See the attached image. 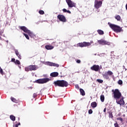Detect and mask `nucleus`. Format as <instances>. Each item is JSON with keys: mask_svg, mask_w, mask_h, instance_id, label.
<instances>
[{"mask_svg": "<svg viewBox=\"0 0 127 127\" xmlns=\"http://www.w3.org/2000/svg\"><path fill=\"white\" fill-rule=\"evenodd\" d=\"M15 54L17 56H18V54H19V53H18V51L17 50H15Z\"/></svg>", "mask_w": 127, "mask_h": 127, "instance_id": "obj_32", "label": "nucleus"}, {"mask_svg": "<svg viewBox=\"0 0 127 127\" xmlns=\"http://www.w3.org/2000/svg\"><path fill=\"white\" fill-rule=\"evenodd\" d=\"M55 86H59V87H67L68 86V82L65 80H58L54 82Z\"/></svg>", "mask_w": 127, "mask_h": 127, "instance_id": "obj_2", "label": "nucleus"}, {"mask_svg": "<svg viewBox=\"0 0 127 127\" xmlns=\"http://www.w3.org/2000/svg\"><path fill=\"white\" fill-rule=\"evenodd\" d=\"M10 120H11V121H13V122H14V121H15V117H14V116H13V115H11L10 116Z\"/></svg>", "mask_w": 127, "mask_h": 127, "instance_id": "obj_21", "label": "nucleus"}, {"mask_svg": "<svg viewBox=\"0 0 127 127\" xmlns=\"http://www.w3.org/2000/svg\"><path fill=\"white\" fill-rule=\"evenodd\" d=\"M112 92L114 93V98L116 99V100L122 97V93L120 92L119 89H115V90H112Z\"/></svg>", "mask_w": 127, "mask_h": 127, "instance_id": "obj_3", "label": "nucleus"}, {"mask_svg": "<svg viewBox=\"0 0 127 127\" xmlns=\"http://www.w3.org/2000/svg\"><path fill=\"white\" fill-rule=\"evenodd\" d=\"M11 61L15 63V59H12Z\"/></svg>", "mask_w": 127, "mask_h": 127, "instance_id": "obj_38", "label": "nucleus"}, {"mask_svg": "<svg viewBox=\"0 0 127 127\" xmlns=\"http://www.w3.org/2000/svg\"><path fill=\"white\" fill-rule=\"evenodd\" d=\"M127 68H125V71H127Z\"/></svg>", "mask_w": 127, "mask_h": 127, "instance_id": "obj_50", "label": "nucleus"}, {"mask_svg": "<svg viewBox=\"0 0 127 127\" xmlns=\"http://www.w3.org/2000/svg\"><path fill=\"white\" fill-rule=\"evenodd\" d=\"M46 65H48L49 66H54L55 67H59V64H54L53 63H51L50 62H47L45 63Z\"/></svg>", "mask_w": 127, "mask_h": 127, "instance_id": "obj_12", "label": "nucleus"}, {"mask_svg": "<svg viewBox=\"0 0 127 127\" xmlns=\"http://www.w3.org/2000/svg\"><path fill=\"white\" fill-rule=\"evenodd\" d=\"M76 62H77V63H81V61H80L79 60H77V61H76Z\"/></svg>", "mask_w": 127, "mask_h": 127, "instance_id": "obj_41", "label": "nucleus"}, {"mask_svg": "<svg viewBox=\"0 0 127 127\" xmlns=\"http://www.w3.org/2000/svg\"><path fill=\"white\" fill-rule=\"evenodd\" d=\"M125 42H127V41H125Z\"/></svg>", "mask_w": 127, "mask_h": 127, "instance_id": "obj_52", "label": "nucleus"}, {"mask_svg": "<svg viewBox=\"0 0 127 127\" xmlns=\"http://www.w3.org/2000/svg\"><path fill=\"white\" fill-rule=\"evenodd\" d=\"M97 82H98V83H103V81L101 79H97Z\"/></svg>", "mask_w": 127, "mask_h": 127, "instance_id": "obj_34", "label": "nucleus"}, {"mask_svg": "<svg viewBox=\"0 0 127 127\" xmlns=\"http://www.w3.org/2000/svg\"><path fill=\"white\" fill-rule=\"evenodd\" d=\"M109 118H111V119H113V113L112 112L109 113Z\"/></svg>", "mask_w": 127, "mask_h": 127, "instance_id": "obj_27", "label": "nucleus"}, {"mask_svg": "<svg viewBox=\"0 0 127 127\" xmlns=\"http://www.w3.org/2000/svg\"><path fill=\"white\" fill-rule=\"evenodd\" d=\"M3 32H0V35H1V34H2V33H3Z\"/></svg>", "mask_w": 127, "mask_h": 127, "instance_id": "obj_44", "label": "nucleus"}, {"mask_svg": "<svg viewBox=\"0 0 127 127\" xmlns=\"http://www.w3.org/2000/svg\"><path fill=\"white\" fill-rule=\"evenodd\" d=\"M23 35H24V36L26 37V38H27V39H29V37L28 36V35L25 34V33H23Z\"/></svg>", "mask_w": 127, "mask_h": 127, "instance_id": "obj_26", "label": "nucleus"}, {"mask_svg": "<svg viewBox=\"0 0 127 127\" xmlns=\"http://www.w3.org/2000/svg\"><path fill=\"white\" fill-rule=\"evenodd\" d=\"M118 84L119 85H122L123 84V81L122 80H119L118 81Z\"/></svg>", "mask_w": 127, "mask_h": 127, "instance_id": "obj_28", "label": "nucleus"}, {"mask_svg": "<svg viewBox=\"0 0 127 127\" xmlns=\"http://www.w3.org/2000/svg\"><path fill=\"white\" fill-rule=\"evenodd\" d=\"M91 106L92 108H96V107H97V103L96 102H93L91 103Z\"/></svg>", "mask_w": 127, "mask_h": 127, "instance_id": "obj_18", "label": "nucleus"}, {"mask_svg": "<svg viewBox=\"0 0 127 127\" xmlns=\"http://www.w3.org/2000/svg\"><path fill=\"white\" fill-rule=\"evenodd\" d=\"M91 69L93 71H96V72H98V71L100 70V66H99V65H94L91 67Z\"/></svg>", "mask_w": 127, "mask_h": 127, "instance_id": "obj_13", "label": "nucleus"}, {"mask_svg": "<svg viewBox=\"0 0 127 127\" xmlns=\"http://www.w3.org/2000/svg\"><path fill=\"white\" fill-rule=\"evenodd\" d=\"M25 71H29V68H28V67H25Z\"/></svg>", "mask_w": 127, "mask_h": 127, "instance_id": "obj_37", "label": "nucleus"}, {"mask_svg": "<svg viewBox=\"0 0 127 127\" xmlns=\"http://www.w3.org/2000/svg\"><path fill=\"white\" fill-rule=\"evenodd\" d=\"M108 25H109L110 27H111V28L114 30V31L117 32V33L119 32H122L123 31L122 28L117 25L112 24L110 22L108 23Z\"/></svg>", "mask_w": 127, "mask_h": 127, "instance_id": "obj_1", "label": "nucleus"}, {"mask_svg": "<svg viewBox=\"0 0 127 127\" xmlns=\"http://www.w3.org/2000/svg\"><path fill=\"white\" fill-rule=\"evenodd\" d=\"M19 68H20V66H19Z\"/></svg>", "mask_w": 127, "mask_h": 127, "instance_id": "obj_53", "label": "nucleus"}, {"mask_svg": "<svg viewBox=\"0 0 127 127\" xmlns=\"http://www.w3.org/2000/svg\"><path fill=\"white\" fill-rule=\"evenodd\" d=\"M102 3L103 2H102V1H98L97 0H95L94 2V6L95 8H97V9L100 8V7L102 6Z\"/></svg>", "mask_w": 127, "mask_h": 127, "instance_id": "obj_7", "label": "nucleus"}, {"mask_svg": "<svg viewBox=\"0 0 127 127\" xmlns=\"http://www.w3.org/2000/svg\"><path fill=\"white\" fill-rule=\"evenodd\" d=\"M6 42H8V41H7Z\"/></svg>", "mask_w": 127, "mask_h": 127, "instance_id": "obj_51", "label": "nucleus"}, {"mask_svg": "<svg viewBox=\"0 0 127 127\" xmlns=\"http://www.w3.org/2000/svg\"><path fill=\"white\" fill-rule=\"evenodd\" d=\"M117 120H118L119 121H121V122H123V119L122 118H117Z\"/></svg>", "mask_w": 127, "mask_h": 127, "instance_id": "obj_36", "label": "nucleus"}, {"mask_svg": "<svg viewBox=\"0 0 127 127\" xmlns=\"http://www.w3.org/2000/svg\"><path fill=\"white\" fill-rule=\"evenodd\" d=\"M116 103L118 105H120V106H122V105H125V101H124V99H121L120 101H118V99L116 100Z\"/></svg>", "mask_w": 127, "mask_h": 127, "instance_id": "obj_15", "label": "nucleus"}, {"mask_svg": "<svg viewBox=\"0 0 127 127\" xmlns=\"http://www.w3.org/2000/svg\"><path fill=\"white\" fill-rule=\"evenodd\" d=\"M92 43H94L93 41H91L90 43L84 42L83 43L77 44V46H79V47H86L87 46H90Z\"/></svg>", "mask_w": 127, "mask_h": 127, "instance_id": "obj_5", "label": "nucleus"}, {"mask_svg": "<svg viewBox=\"0 0 127 127\" xmlns=\"http://www.w3.org/2000/svg\"><path fill=\"white\" fill-rule=\"evenodd\" d=\"M66 12H67L68 13H71V11H70L69 10H67Z\"/></svg>", "mask_w": 127, "mask_h": 127, "instance_id": "obj_43", "label": "nucleus"}, {"mask_svg": "<svg viewBox=\"0 0 127 127\" xmlns=\"http://www.w3.org/2000/svg\"><path fill=\"white\" fill-rule=\"evenodd\" d=\"M100 99H101V102H103L105 101V96L101 95Z\"/></svg>", "mask_w": 127, "mask_h": 127, "instance_id": "obj_22", "label": "nucleus"}, {"mask_svg": "<svg viewBox=\"0 0 127 127\" xmlns=\"http://www.w3.org/2000/svg\"><path fill=\"white\" fill-rule=\"evenodd\" d=\"M33 98H35V97H36V94L34 93L33 95Z\"/></svg>", "mask_w": 127, "mask_h": 127, "instance_id": "obj_42", "label": "nucleus"}, {"mask_svg": "<svg viewBox=\"0 0 127 127\" xmlns=\"http://www.w3.org/2000/svg\"><path fill=\"white\" fill-rule=\"evenodd\" d=\"M69 7H74L75 6V3L71 0H65Z\"/></svg>", "mask_w": 127, "mask_h": 127, "instance_id": "obj_10", "label": "nucleus"}, {"mask_svg": "<svg viewBox=\"0 0 127 127\" xmlns=\"http://www.w3.org/2000/svg\"><path fill=\"white\" fill-rule=\"evenodd\" d=\"M15 64H17L18 65H20V62H19V61L16 60V61L15 62Z\"/></svg>", "mask_w": 127, "mask_h": 127, "instance_id": "obj_25", "label": "nucleus"}, {"mask_svg": "<svg viewBox=\"0 0 127 127\" xmlns=\"http://www.w3.org/2000/svg\"><path fill=\"white\" fill-rule=\"evenodd\" d=\"M20 28L23 30L24 32L28 33L29 36H31V37H33V33H32L30 30L27 29V28H26L25 26H21Z\"/></svg>", "mask_w": 127, "mask_h": 127, "instance_id": "obj_4", "label": "nucleus"}, {"mask_svg": "<svg viewBox=\"0 0 127 127\" xmlns=\"http://www.w3.org/2000/svg\"><path fill=\"white\" fill-rule=\"evenodd\" d=\"M88 114L90 115L93 114V110H92V109H90L88 111Z\"/></svg>", "mask_w": 127, "mask_h": 127, "instance_id": "obj_30", "label": "nucleus"}, {"mask_svg": "<svg viewBox=\"0 0 127 127\" xmlns=\"http://www.w3.org/2000/svg\"><path fill=\"white\" fill-rule=\"evenodd\" d=\"M46 49H47V50H51V49H53L54 48V46L47 45L45 46Z\"/></svg>", "mask_w": 127, "mask_h": 127, "instance_id": "obj_17", "label": "nucleus"}, {"mask_svg": "<svg viewBox=\"0 0 127 127\" xmlns=\"http://www.w3.org/2000/svg\"><path fill=\"white\" fill-rule=\"evenodd\" d=\"M30 89H32V87H30Z\"/></svg>", "mask_w": 127, "mask_h": 127, "instance_id": "obj_49", "label": "nucleus"}, {"mask_svg": "<svg viewBox=\"0 0 127 127\" xmlns=\"http://www.w3.org/2000/svg\"><path fill=\"white\" fill-rule=\"evenodd\" d=\"M39 12L40 14H44V11L43 10H40Z\"/></svg>", "mask_w": 127, "mask_h": 127, "instance_id": "obj_29", "label": "nucleus"}, {"mask_svg": "<svg viewBox=\"0 0 127 127\" xmlns=\"http://www.w3.org/2000/svg\"><path fill=\"white\" fill-rule=\"evenodd\" d=\"M126 9L127 10V4H126Z\"/></svg>", "mask_w": 127, "mask_h": 127, "instance_id": "obj_46", "label": "nucleus"}, {"mask_svg": "<svg viewBox=\"0 0 127 127\" xmlns=\"http://www.w3.org/2000/svg\"><path fill=\"white\" fill-rule=\"evenodd\" d=\"M97 1H101V0H97Z\"/></svg>", "mask_w": 127, "mask_h": 127, "instance_id": "obj_48", "label": "nucleus"}, {"mask_svg": "<svg viewBox=\"0 0 127 127\" xmlns=\"http://www.w3.org/2000/svg\"><path fill=\"white\" fill-rule=\"evenodd\" d=\"M28 69L30 71H35V70L38 69V67L35 65H30L28 66Z\"/></svg>", "mask_w": 127, "mask_h": 127, "instance_id": "obj_14", "label": "nucleus"}, {"mask_svg": "<svg viewBox=\"0 0 127 127\" xmlns=\"http://www.w3.org/2000/svg\"><path fill=\"white\" fill-rule=\"evenodd\" d=\"M79 91H80V94L82 95V96H85V91H84V90H83V89L80 88Z\"/></svg>", "mask_w": 127, "mask_h": 127, "instance_id": "obj_19", "label": "nucleus"}, {"mask_svg": "<svg viewBox=\"0 0 127 127\" xmlns=\"http://www.w3.org/2000/svg\"><path fill=\"white\" fill-rule=\"evenodd\" d=\"M58 18L63 22H66V17L63 15H59L57 16Z\"/></svg>", "mask_w": 127, "mask_h": 127, "instance_id": "obj_11", "label": "nucleus"}, {"mask_svg": "<svg viewBox=\"0 0 127 127\" xmlns=\"http://www.w3.org/2000/svg\"><path fill=\"white\" fill-rule=\"evenodd\" d=\"M0 73L1 75L3 74V70L2 69V68H0Z\"/></svg>", "mask_w": 127, "mask_h": 127, "instance_id": "obj_33", "label": "nucleus"}, {"mask_svg": "<svg viewBox=\"0 0 127 127\" xmlns=\"http://www.w3.org/2000/svg\"><path fill=\"white\" fill-rule=\"evenodd\" d=\"M97 32L100 35H103V34H104V31H103L102 30H97Z\"/></svg>", "mask_w": 127, "mask_h": 127, "instance_id": "obj_20", "label": "nucleus"}, {"mask_svg": "<svg viewBox=\"0 0 127 127\" xmlns=\"http://www.w3.org/2000/svg\"><path fill=\"white\" fill-rule=\"evenodd\" d=\"M63 10L64 12H67V9H66L65 8L63 9Z\"/></svg>", "mask_w": 127, "mask_h": 127, "instance_id": "obj_40", "label": "nucleus"}, {"mask_svg": "<svg viewBox=\"0 0 127 127\" xmlns=\"http://www.w3.org/2000/svg\"><path fill=\"white\" fill-rule=\"evenodd\" d=\"M18 126H20V123L15 124V126L13 125V127H18Z\"/></svg>", "mask_w": 127, "mask_h": 127, "instance_id": "obj_31", "label": "nucleus"}, {"mask_svg": "<svg viewBox=\"0 0 127 127\" xmlns=\"http://www.w3.org/2000/svg\"><path fill=\"white\" fill-rule=\"evenodd\" d=\"M75 88H76V89H79V85H78V84H76V85H75Z\"/></svg>", "mask_w": 127, "mask_h": 127, "instance_id": "obj_39", "label": "nucleus"}, {"mask_svg": "<svg viewBox=\"0 0 127 127\" xmlns=\"http://www.w3.org/2000/svg\"><path fill=\"white\" fill-rule=\"evenodd\" d=\"M58 75H59V73H58V72H54L51 73L50 74V76H51V77H57Z\"/></svg>", "mask_w": 127, "mask_h": 127, "instance_id": "obj_16", "label": "nucleus"}, {"mask_svg": "<svg viewBox=\"0 0 127 127\" xmlns=\"http://www.w3.org/2000/svg\"><path fill=\"white\" fill-rule=\"evenodd\" d=\"M49 81H50V79L49 78H46L44 79H38L37 80L36 82L39 84H44V83H47V82H49Z\"/></svg>", "mask_w": 127, "mask_h": 127, "instance_id": "obj_8", "label": "nucleus"}, {"mask_svg": "<svg viewBox=\"0 0 127 127\" xmlns=\"http://www.w3.org/2000/svg\"><path fill=\"white\" fill-rule=\"evenodd\" d=\"M98 42L99 44H101L102 45H111V43L103 39L98 40Z\"/></svg>", "mask_w": 127, "mask_h": 127, "instance_id": "obj_9", "label": "nucleus"}, {"mask_svg": "<svg viewBox=\"0 0 127 127\" xmlns=\"http://www.w3.org/2000/svg\"><path fill=\"white\" fill-rule=\"evenodd\" d=\"M113 73L111 70H108V71H106L103 74V76L105 79L108 80L110 79V76H112Z\"/></svg>", "mask_w": 127, "mask_h": 127, "instance_id": "obj_6", "label": "nucleus"}, {"mask_svg": "<svg viewBox=\"0 0 127 127\" xmlns=\"http://www.w3.org/2000/svg\"><path fill=\"white\" fill-rule=\"evenodd\" d=\"M123 69H125V68H126V66H125V65H123Z\"/></svg>", "mask_w": 127, "mask_h": 127, "instance_id": "obj_47", "label": "nucleus"}, {"mask_svg": "<svg viewBox=\"0 0 127 127\" xmlns=\"http://www.w3.org/2000/svg\"><path fill=\"white\" fill-rule=\"evenodd\" d=\"M114 127H119V124H118V123H116L114 124Z\"/></svg>", "mask_w": 127, "mask_h": 127, "instance_id": "obj_35", "label": "nucleus"}, {"mask_svg": "<svg viewBox=\"0 0 127 127\" xmlns=\"http://www.w3.org/2000/svg\"><path fill=\"white\" fill-rule=\"evenodd\" d=\"M11 100L12 102H14V103H16V102H17L16 99H15V98H14L13 97H11Z\"/></svg>", "mask_w": 127, "mask_h": 127, "instance_id": "obj_24", "label": "nucleus"}, {"mask_svg": "<svg viewBox=\"0 0 127 127\" xmlns=\"http://www.w3.org/2000/svg\"><path fill=\"white\" fill-rule=\"evenodd\" d=\"M106 108H105V109H104V113H105V112H106Z\"/></svg>", "mask_w": 127, "mask_h": 127, "instance_id": "obj_45", "label": "nucleus"}, {"mask_svg": "<svg viewBox=\"0 0 127 127\" xmlns=\"http://www.w3.org/2000/svg\"><path fill=\"white\" fill-rule=\"evenodd\" d=\"M115 18L117 20H121V16L120 15H117L116 16H115Z\"/></svg>", "mask_w": 127, "mask_h": 127, "instance_id": "obj_23", "label": "nucleus"}]
</instances>
